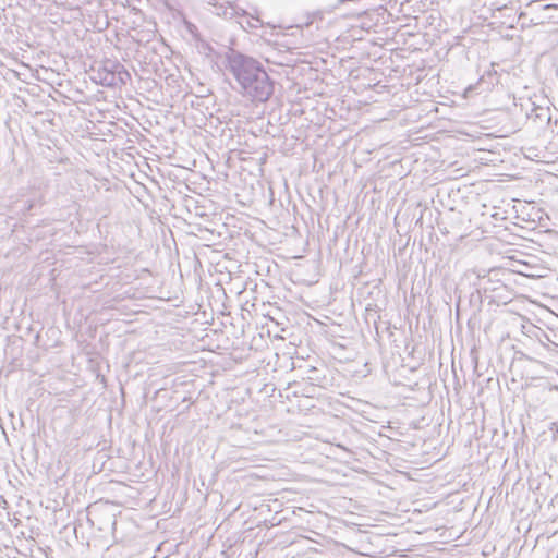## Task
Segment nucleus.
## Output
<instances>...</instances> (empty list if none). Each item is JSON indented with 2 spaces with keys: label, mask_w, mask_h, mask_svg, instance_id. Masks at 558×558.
Segmentation results:
<instances>
[{
  "label": "nucleus",
  "mask_w": 558,
  "mask_h": 558,
  "mask_svg": "<svg viewBox=\"0 0 558 558\" xmlns=\"http://www.w3.org/2000/svg\"><path fill=\"white\" fill-rule=\"evenodd\" d=\"M226 69L239 86L233 87L235 90L253 101L265 102L270 98L274 84L259 61L236 50H230L226 56Z\"/></svg>",
  "instance_id": "obj_1"
},
{
  "label": "nucleus",
  "mask_w": 558,
  "mask_h": 558,
  "mask_svg": "<svg viewBox=\"0 0 558 558\" xmlns=\"http://www.w3.org/2000/svg\"><path fill=\"white\" fill-rule=\"evenodd\" d=\"M131 78L130 73L119 62L107 60L101 68L95 72L93 80L107 87H116L119 85H125Z\"/></svg>",
  "instance_id": "obj_2"
},
{
  "label": "nucleus",
  "mask_w": 558,
  "mask_h": 558,
  "mask_svg": "<svg viewBox=\"0 0 558 558\" xmlns=\"http://www.w3.org/2000/svg\"><path fill=\"white\" fill-rule=\"evenodd\" d=\"M527 119L539 126L548 125L551 119L550 109L548 107L534 106L531 112L527 113Z\"/></svg>",
  "instance_id": "obj_3"
},
{
  "label": "nucleus",
  "mask_w": 558,
  "mask_h": 558,
  "mask_svg": "<svg viewBox=\"0 0 558 558\" xmlns=\"http://www.w3.org/2000/svg\"><path fill=\"white\" fill-rule=\"evenodd\" d=\"M260 24V20L258 17L251 16L250 20H247V25L252 28H257Z\"/></svg>",
  "instance_id": "obj_4"
},
{
  "label": "nucleus",
  "mask_w": 558,
  "mask_h": 558,
  "mask_svg": "<svg viewBox=\"0 0 558 558\" xmlns=\"http://www.w3.org/2000/svg\"><path fill=\"white\" fill-rule=\"evenodd\" d=\"M308 379H311V380H317V379H318V377H316V376H308Z\"/></svg>",
  "instance_id": "obj_5"
},
{
  "label": "nucleus",
  "mask_w": 558,
  "mask_h": 558,
  "mask_svg": "<svg viewBox=\"0 0 558 558\" xmlns=\"http://www.w3.org/2000/svg\"><path fill=\"white\" fill-rule=\"evenodd\" d=\"M308 372H310V373H316V372H317V369H316L315 367H312Z\"/></svg>",
  "instance_id": "obj_6"
},
{
  "label": "nucleus",
  "mask_w": 558,
  "mask_h": 558,
  "mask_svg": "<svg viewBox=\"0 0 558 558\" xmlns=\"http://www.w3.org/2000/svg\"><path fill=\"white\" fill-rule=\"evenodd\" d=\"M551 7H553V4H547V5H544V7H543V9H545V10H546V9L551 8Z\"/></svg>",
  "instance_id": "obj_7"
},
{
  "label": "nucleus",
  "mask_w": 558,
  "mask_h": 558,
  "mask_svg": "<svg viewBox=\"0 0 558 558\" xmlns=\"http://www.w3.org/2000/svg\"><path fill=\"white\" fill-rule=\"evenodd\" d=\"M110 521H111V524L114 525L116 524V521L112 520V515L109 517Z\"/></svg>",
  "instance_id": "obj_8"
},
{
  "label": "nucleus",
  "mask_w": 558,
  "mask_h": 558,
  "mask_svg": "<svg viewBox=\"0 0 558 558\" xmlns=\"http://www.w3.org/2000/svg\"><path fill=\"white\" fill-rule=\"evenodd\" d=\"M235 13H236V14H240V12H238V11H235ZM245 14H246V13H245V10H242L241 15H245Z\"/></svg>",
  "instance_id": "obj_9"
},
{
  "label": "nucleus",
  "mask_w": 558,
  "mask_h": 558,
  "mask_svg": "<svg viewBox=\"0 0 558 558\" xmlns=\"http://www.w3.org/2000/svg\"><path fill=\"white\" fill-rule=\"evenodd\" d=\"M523 16H525V13L521 12L519 19H522Z\"/></svg>",
  "instance_id": "obj_10"
},
{
  "label": "nucleus",
  "mask_w": 558,
  "mask_h": 558,
  "mask_svg": "<svg viewBox=\"0 0 558 558\" xmlns=\"http://www.w3.org/2000/svg\"><path fill=\"white\" fill-rule=\"evenodd\" d=\"M98 530H99V531H104V530H105V527H104V526H98Z\"/></svg>",
  "instance_id": "obj_11"
},
{
  "label": "nucleus",
  "mask_w": 558,
  "mask_h": 558,
  "mask_svg": "<svg viewBox=\"0 0 558 558\" xmlns=\"http://www.w3.org/2000/svg\"><path fill=\"white\" fill-rule=\"evenodd\" d=\"M347 0H339L340 3L345 2Z\"/></svg>",
  "instance_id": "obj_12"
}]
</instances>
